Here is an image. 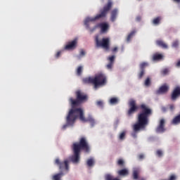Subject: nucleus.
Returning a JSON list of instances; mask_svg holds the SVG:
<instances>
[{
    "mask_svg": "<svg viewBox=\"0 0 180 180\" xmlns=\"http://www.w3.org/2000/svg\"><path fill=\"white\" fill-rule=\"evenodd\" d=\"M144 84L145 86H150V85H151V79H150V77L146 78Z\"/></svg>",
    "mask_w": 180,
    "mask_h": 180,
    "instance_id": "30",
    "label": "nucleus"
},
{
    "mask_svg": "<svg viewBox=\"0 0 180 180\" xmlns=\"http://www.w3.org/2000/svg\"><path fill=\"white\" fill-rule=\"evenodd\" d=\"M180 96V86H176L172 91L171 95L172 101H176Z\"/></svg>",
    "mask_w": 180,
    "mask_h": 180,
    "instance_id": "12",
    "label": "nucleus"
},
{
    "mask_svg": "<svg viewBox=\"0 0 180 180\" xmlns=\"http://www.w3.org/2000/svg\"><path fill=\"white\" fill-rule=\"evenodd\" d=\"M180 123V114L176 116L172 121V124H179Z\"/></svg>",
    "mask_w": 180,
    "mask_h": 180,
    "instance_id": "19",
    "label": "nucleus"
},
{
    "mask_svg": "<svg viewBox=\"0 0 180 180\" xmlns=\"http://www.w3.org/2000/svg\"><path fill=\"white\" fill-rule=\"evenodd\" d=\"M105 178V180H120L117 178H113V176L110 174H106Z\"/></svg>",
    "mask_w": 180,
    "mask_h": 180,
    "instance_id": "28",
    "label": "nucleus"
},
{
    "mask_svg": "<svg viewBox=\"0 0 180 180\" xmlns=\"http://www.w3.org/2000/svg\"><path fill=\"white\" fill-rule=\"evenodd\" d=\"M63 176H64V173L60 172L56 174H54L52 176V179L53 180H61V178H63Z\"/></svg>",
    "mask_w": 180,
    "mask_h": 180,
    "instance_id": "17",
    "label": "nucleus"
},
{
    "mask_svg": "<svg viewBox=\"0 0 180 180\" xmlns=\"http://www.w3.org/2000/svg\"><path fill=\"white\" fill-rule=\"evenodd\" d=\"M73 155L70 158L72 162L78 164L81 158V151L89 153L91 151V146L88 142L86 137L82 136L78 142H74L71 146Z\"/></svg>",
    "mask_w": 180,
    "mask_h": 180,
    "instance_id": "2",
    "label": "nucleus"
},
{
    "mask_svg": "<svg viewBox=\"0 0 180 180\" xmlns=\"http://www.w3.org/2000/svg\"><path fill=\"white\" fill-rule=\"evenodd\" d=\"M139 174H140V169H134L133 170L132 175H133L134 179H135V180L139 179Z\"/></svg>",
    "mask_w": 180,
    "mask_h": 180,
    "instance_id": "18",
    "label": "nucleus"
},
{
    "mask_svg": "<svg viewBox=\"0 0 180 180\" xmlns=\"http://www.w3.org/2000/svg\"><path fill=\"white\" fill-rule=\"evenodd\" d=\"M140 180H146L144 178L141 179Z\"/></svg>",
    "mask_w": 180,
    "mask_h": 180,
    "instance_id": "49",
    "label": "nucleus"
},
{
    "mask_svg": "<svg viewBox=\"0 0 180 180\" xmlns=\"http://www.w3.org/2000/svg\"><path fill=\"white\" fill-rule=\"evenodd\" d=\"M146 72V70H141V72L138 75V77L139 79H141L144 76V74Z\"/></svg>",
    "mask_w": 180,
    "mask_h": 180,
    "instance_id": "31",
    "label": "nucleus"
},
{
    "mask_svg": "<svg viewBox=\"0 0 180 180\" xmlns=\"http://www.w3.org/2000/svg\"><path fill=\"white\" fill-rule=\"evenodd\" d=\"M112 67H113V63L109 62V63L107 65V68L108 70H112Z\"/></svg>",
    "mask_w": 180,
    "mask_h": 180,
    "instance_id": "40",
    "label": "nucleus"
},
{
    "mask_svg": "<svg viewBox=\"0 0 180 180\" xmlns=\"http://www.w3.org/2000/svg\"><path fill=\"white\" fill-rule=\"evenodd\" d=\"M134 34H136V30L131 31V33L127 36V41H129V40H131V37H133Z\"/></svg>",
    "mask_w": 180,
    "mask_h": 180,
    "instance_id": "27",
    "label": "nucleus"
},
{
    "mask_svg": "<svg viewBox=\"0 0 180 180\" xmlns=\"http://www.w3.org/2000/svg\"><path fill=\"white\" fill-rule=\"evenodd\" d=\"M126 139V131H122L119 136L120 140H124Z\"/></svg>",
    "mask_w": 180,
    "mask_h": 180,
    "instance_id": "25",
    "label": "nucleus"
},
{
    "mask_svg": "<svg viewBox=\"0 0 180 180\" xmlns=\"http://www.w3.org/2000/svg\"><path fill=\"white\" fill-rule=\"evenodd\" d=\"M138 1H141V0H138Z\"/></svg>",
    "mask_w": 180,
    "mask_h": 180,
    "instance_id": "50",
    "label": "nucleus"
},
{
    "mask_svg": "<svg viewBox=\"0 0 180 180\" xmlns=\"http://www.w3.org/2000/svg\"><path fill=\"white\" fill-rule=\"evenodd\" d=\"M169 109H170V110H174V109H175V106L174 105H170Z\"/></svg>",
    "mask_w": 180,
    "mask_h": 180,
    "instance_id": "45",
    "label": "nucleus"
},
{
    "mask_svg": "<svg viewBox=\"0 0 180 180\" xmlns=\"http://www.w3.org/2000/svg\"><path fill=\"white\" fill-rule=\"evenodd\" d=\"M55 164L59 167V169H65V171L70 170V161L65 160L63 162L60 161V159L57 158L55 160Z\"/></svg>",
    "mask_w": 180,
    "mask_h": 180,
    "instance_id": "9",
    "label": "nucleus"
},
{
    "mask_svg": "<svg viewBox=\"0 0 180 180\" xmlns=\"http://www.w3.org/2000/svg\"><path fill=\"white\" fill-rule=\"evenodd\" d=\"M137 133H139V131H133L132 133H131V136H132V137H134V139H136L137 138Z\"/></svg>",
    "mask_w": 180,
    "mask_h": 180,
    "instance_id": "39",
    "label": "nucleus"
},
{
    "mask_svg": "<svg viewBox=\"0 0 180 180\" xmlns=\"http://www.w3.org/2000/svg\"><path fill=\"white\" fill-rule=\"evenodd\" d=\"M66 124H65V125H63V127H62V129H63V130H65V129H67V127L68 126H72V124H68V122H67V117H66Z\"/></svg>",
    "mask_w": 180,
    "mask_h": 180,
    "instance_id": "37",
    "label": "nucleus"
},
{
    "mask_svg": "<svg viewBox=\"0 0 180 180\" xmlns=\"http://www.w3.org/2000/svg\"><path fill=\"white\" fill-rule=\"evenodd\" d=\"M119 102V100L117 99V98H111L110 99V105H116L117 104V103Z\"/></svg>",
    "mask_w": 180,
    "mask_h": 180,
    "instance_id": "22",
    "label": "nucleus"
},
{
    "mask_svg": "<svg viewBox=\"0 0 180 180\" xmlns=\"http://www.w3.org/2000/svg\"><path fill=\"white\" fill-rule=\"evenodd\" d=\"M86 164H87L88 167H93L94 164H95V161L94 160V159L90 158V159L87 160Z\"/></svg>",
    "mask_w": 180,
    "mask_h": 180,
    "instance_id": "24",
    "label": "nucleus"
},
{
    "mask_svg": "<svg viewBox=\"0 0 180 180\" xmlns=\"http://www.w3.org/2000/svg\"><path fill=\"white\" fill-rule=\"evenodd\" d=\"M136 20L137 22H140V20H141V17L140 16L136 17Z\"/></svg>",
    "mask_w": 180,
    "mask_h": 180,
    "instance_id": "46",
    "label": "nucleus"
},
{
    "mask_svg": "<svg viewBox=\"0 0 180 180\" xmlns=\"http://www.w3.org/2000/svg\"><path fill=\"white\" fill-rule=\"evenodd\" d=\"M117 174L120 176H127L129 175V169L124 168L117 171Z\"/></svg>",
    "mask_w": 180,
    "mask_h": 180,
    "instance_id": "14",
    "label": "nucleus"
},
{
    "mask_svg": "<svg viewBox=\"0 0 180 180\" xmlns=\"http://www.w3.org/2000/svg\"><path fill=\"white\" fill-rule=\"evenodd\" d=\"M78 117L79 120H81V122H84V123L89 122L91 123L92 126L95 124V119H94L92 115H89L88 117L85 118V115H84V110H82V108L70 110L67 116L68 124H74Z\"/></svg>",
    "mask_w": 180,
    "mask_h": 180,
    "instance_id": "4",
    "label": "nucleus"
},
{
    "mask_svg": "<svg viewBox=\"0 0 180 180\" xmlns=\"http://www.w3.org/2000/svg\"><path fill=\"white\" fill-rule=\"evenodd\" d=\"M117 165H118L120 168H124V160L123 159H119L117 161Z\"/></svg>",
    "mask_w": 180,
    "mask_h": 180,
    "instance_id": "20",
    "label": "nucleus"
},
{
    "mask_svg": "<svg viewBox=\"0 0 180 180\" xmlns=\"http://www.w3.org/2000/svg\"><path fill=\"white\" fill-rule=\"evenodd\" d=\"M129 109L128 110L127 115L130 117V116L134 115L137 110H139V107L137 106V103H136V100L131 99L128 103Z\"/></svg>",
    "mask_w": 180,
    "mask_h": 180,
    "instance_id": "8",
    "label": "nucleus"
},
{
    "mask_svg": "<svg viewBox=\"0 0 180 180\" xmlns=\"http://www.w3.org/2000/svg\"><path fill=\"white\" fill-rule=\"evenodd\" d=\"M61 56V51H58L57 53L56 54V58H58Z\"/></svg>",
    "mask_w": 180,
    "mask_h": 180,
    "instance_id": "42",
    "label": "nucleus"
},
{
    "mask_svg": "<svg viewBox=\"0 0 180 180\" xmlns=\"http://www.w3.org/2000/svg\"><path fill=\"white\" fill-rule=\"evenodd\" d=\"M140 70H143L145 71V69L146 67H148V63L146 62H143L142 63L140 64Z\"/></svg>",
    "mask_w": 180,
    "mask_h": 180,
    "instance_id": "23",
    "label": "nucleus"
},
{
    "mask_svg": "<svg viewBox=\"0 0 180 180\" xmlns=\"http://www.w3.org/2000/svg\"><path fill=\"white\" fill-rule=\"evenodd\" d=\"M167 180H176V175L171 174Z\"/></svg>",
    "mask_w": 180,
    "mask_h": 180,
    "instance_id": "36",
    "label": "nucleus"
},
{
    "mask_svg": "<svg viewBox=\"0 0 180 180\" xmlns=\"http://www.w3.org/2000/svg\"><path fill=\"white\" fill-rule=\"evenodd\" d=\"M173 1H174V2H177L178 4H179L180 2V0H173Z\"/></svg>",
    "mask_w": 180,
    "mask_h": 180,
    "instance_id": "48",
    "label": "nucleus"
},
{
    "mask_svg": "<svg viewBox=\"0 0 180 180\" xmlns=\"http://www.w3.org/2000/svg\"><path fill=\"white\" fill-rule=\"evenodd\" d=\"M108 60L110 61V63L114 64L115 63V56H111L108 58Z\"/></svg>",
    "mask_w": 180,
    "mask_h": 180,
    "instance_id": "34",
    "label": "nucleus"
},
{
    "mask_svg": "<svg viewBox=\"0 0 180 180\" xmlns=\"http://www.w3.org/2000/svg\"><path fill=\"white\" fill-rule=\"evenodd\" d=\"M169 89V86L167 85V84H163L162 86L160 87V89L158 91V94H165L168 92V90Z\"/></svg>",
    "mask_w": 180,
    "mask_h": 180,
    "instance_id": "13",
    "label": "nucleus"
},
{
    "mask_svg": "<svg viewBox=\"0 0 180 180\" xmlns=\"http://www.w3.org/2000/svg\"><path fill=\"white\" fill-rule=\"evenodd\" d=\"M160 22H161V17L155 18L153 20V25H160Z\"/></svg>",
    "mask_w": 180,
    "mask_h": 180,
    "instance_id": "26",
    "label": "nucleus"
},
{
    "mask_svg": "<svg viewBox=\"0 0 180 180\" xmlns=\"http://www.w3.org/2000/svg\"><path fill=\"white\" fill-rule=\"evenodd\" d=\"M117 12H118L117 8H114L111 11V17H110L111 22H115V20H116V18H117Z\"/></svg>",
    "mask_w": 180,
    "mask_h": 180,
    "instance_id": "15",
    "label": "nucleus"
},
{
    "mask_svg": "<svg viewBox=\"0 0 180 180\" xmlns=\"http://www.w3.org/2000/svg\"><path fill=\"white\" fill-rule=\"evenodd\" d=\"M165 131V120L161 119L159 125L156 128V133H164Z\"/></svg>",
    "mask_w": 180,
    "mask_h": 180,
    "instance_id": "11",
    "label": "nucleus"
},
{
    "mask_svg": "<svg viewBox=\"0 0 180 180\" xmlns=\"http://www.w3.org/2000/svg\"><path fill=\"white\" fill-rule=\"evenodd\" d=\"M77 46H78V39L75 38V39L67 42L64 49L68 51L75 50Z\"/></svg>",
    "mask_w": 180,
    "mask_h": 180,
    "instance_id": "10",
    "label": "nucleus"
},
{
    "mask_svg": "<svg viewBox=\"0 0 180 180\" xmlns=\"http://www.w3.org/2000/svg\"><path fill=\"white\" fill-rule=\"evenodd\" d=\"M84 84H92L95 89L99 88V86H103L106 85V76L101 73L96 75L94 77H86L83 79Z\"/></svg>",
    "mask_w": 180,
    "mask_h": 180,
    "instance_id": "5",
    "label": "nucleus"
},
{
    "mask_svg": "<svg viewBox=\"0 0 180 180\" xmlns=\"http://www.w3.org/2000/svg\"><path fill=\"white\" fill-rule=\"evenodd\" d=\"M141 112L138 115V122L133 126L134 131H140L142 129H146L147 124H148V117L153 115V110H151L146 104H141Z\"/></svg>",
    "mask_w": 180,
    "mask_h": 180,
    "instance_id": "3",
    "label": "nucleus"
},
{
    "mask_svg": "<svg viewBox=\"0 0 180 180\" xmlns=\"http://www.w3.org/2000/svg\"><path fill=\"white\" fill-rule=\"evenodd\" d=\"M113 7V1L112 0H108V3L103 6V8L100 10V13L96 15L95 17H87L84 20V26L86 27V29L90 32V33H94L98 27H100L102 33H105V32H108V30L109 29V25L106 22H101L100 24H98L97 25H95L93 28H91L90 26V22H95L96 20H98L99 19H102V18H106V15L108 13H109V11L112 9Z\"/></svg>",
    "mask_w": 180,
    "mask_h": 180,
    "instance_id": "1",
    "label": "nucleus"
},
{
    "mask_svg": "<svg viewBox=\"0 0 180 180\" xmlns=\"http://www.w3.org/2000/svg\"><path fill=\"white\" fill-rule=\"evenodd\" d=\"M156 44L159 46V47H161L162 49H168V45H167V44H165V42H164L162 40H158L156 41Z\"/></svg>",
    "mask_w": 180,
    "mask_h": 180,
    "instance_id": "16",
    "label": "nucleus"
},
{
    "mask_svg": "<svg viewBox=\"0 0 180 180\" xmlns=\"http://www.w3.org/2000/svg\"><path fill=\"white\" fill-rule=\"evenodd\" d=\"M82 70H83V68L82 66H79L76 70V74L77 75H81L82 74Z\"/></svg>",
    "mask_w": 180,
    "mask_h": 180,
    "instance_id": "29",
    "label": "nucleus"
},
{
    "mask_svg": "<svg viewBox=\"0 0 180 180\" xmlns=\"http://www.w3.org/2000/svg\"><path fill=\"white\" fill-rule=\"evenodd\" d=\"M85 55V51H84V49H82L80 51V56H84Z\"/></svg>",
    "mask_w": 180,
    "mask_h": 180,
    "instance_id": "44",
    "label": "nucleus"
},
{
    "mask_svg": "<svg viewBox=\"0 0 180 180\" xmlns=\"http://www.w3.org/2000/svg\"><path fill=\"white\" fill-rule=\"evenodd\" d=\"M76 99L72 97L69 98V103L71 106V109H77L75 108H78V106H81L82 103L84 102H86L88 101V95L85 93L81 91V90H78L75 92Z\"/></svg>",
    "mask_w": 180,
    "mask_h": 180,
    "instance_id": "6",
    "label": "nucleus"
},
{
    "mask_svg": "<svg viewBox=\"0 0 180 180\" xmlns=\"http://www.w3.org/2000/svg\"><path fill=\"white\" fill-rule=\"evenodd\" d=\"M176 67H180V60L177 62V63L176 64Z\"/></svg>",
    "mask_w": 180,
    "mask_h": 180,
    "instance_id": "47",
    "label": "nucleus"
},
{
    "mask_svg": "<svg viewBox=\"0 0 180 180\" xmlns=\"http://www.w3.org/2000/svg\"><path fill=\"white\" fill-rule=\"evenodd\" d=\"M156 155H158V157H162V150H158L156 151Z\"/></svg>",
    "mask_w": 180,
    "mask_h": 180,
    "instance_id": "38",
    "label": "nucleus"
},
{
    "mask_svg": "<svg viewBox=\"0 0 180 180\" xmlns=\"http://www.w3.org/2000/svg\"><path fill=\"white\" fill-rule=\"evenodd\" d=\"M112 53H116V51H117V46L114 47V48L112 49Z\"/></svg>",
    "mask_w": 180,
    "mask_h": 180,
    "instance_id": "43",
    "label": "nucleus"
},
{
    "mask_svg": "<svg viewBox=\"0 0 180 180\" xmlns=\"http://www.w3.org/2000/svg\"><path fill=\"white\" fill-rule=\"evenodd\" d=\"M139 160H143L144 158V155L143 154H140L138 155Z\"/></svg>",
    "mask_w": 180,
    "mask_h": 180,
    "instance_id": "41",
    "label": "nucleus"
},
{
    "mask_svg": "<svg viewBox=\"0 0 180 180\" xmlns=\"http://www.w3.org/2000/svg\"><path fill=\"white\" fill-rule=\"evenodd\" d=\"M97 106H99L100 108H103V101H98L96 102Z\"/></svg>",
    "mask_w": 180,
    "mask_h": 180,
    "instance_id": "35",
    "label": "nucleus"
},
{
    "mask_svg": "<svg viewBox=\"0 0 180 180\" xmlns=\"http://www.w3.org/2000/svg\"><path fill=\"white\" fill-rule=\"evenodd\" d=\"M96 47H102L105 50H109L110 46V39L109 38H103L99 40V36L96 35L95 37Z\"/></svg>",
    "mask_w": 180,
    "mask_h": 180,
    "instance_id": "7",
    "label": "nucleus"
},
{
    "mask_svg": "<svg viewBox=\"0 0 180 180\" xmlns=\"http://www.w3.org/2000/svg\"><path fill=\"white\" fill-rule=\"evenodd\" d=\"M153 61H157L158 60H161L162 58V55L158 53L153 55Z\"/></svg>",
    "mask_w": 180,
    "mask_h": 180,
    "instance_id": "21",
    "label": "nucleus"
},
{
    "mask_svg": "<svg viewBox=\"0 0 180 180\" xmlns=\"http://www.w3.org/2000/svg\"><path fill=\"white\" fill-rule=\"evenodd\" d=\"M179 46V41L176 40V41H173L172 47L176 49V48H178Z\"/></svg>",
    "mask_w": 180,
    "mask_h": 180,
    "instance_id": "32",
    "label": "nucleus"
},
{
    "mask_svg": "<svg viewBox=\"0 0 180 180\" xmlns=\"http://www.w3.org/2000/svg\"><path fill=\"white\" fill-rule=\"evenodd\" d=\"M168 72H169V70L165 68V69H163L162 71H161V74L162 75H167Z\"/></svg>",
    "mask_w": 180,
    "mask_h": 180,
    "instance_id": "33",
    "label": "nucleus"
}]
</instances>
